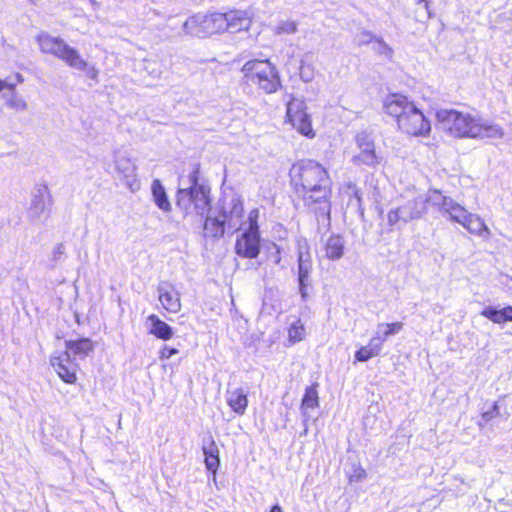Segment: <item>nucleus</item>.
Here are the masks:
<instances>
[{"label": "nucleus", "instance_id": "nucleus-1", "mask_svg": "<svg viewBox=\"0 0 512 512\" xmlns=\"http://www.w3.org/2000/svg\"><path fill=\"white\" fill-rule=\"evenodd\" d=\"M291 173L296 194L315 215L318 225L328 229L331 224L332 197L329 173L314 160H302L294 164Z\"/></svg>", "mask_w": 512, "mask_h": 512}, {"label": "nucleus", "instance_id": "nucleus-2", "mask_svg": "<svg viewBox=\"0 0 512 512\" xmlns=\"http://www.w3.org/2000/svg\"><path fill=\"white\" fill-rule=\"evenodd\" d=\"M387 114L396 118L401 131L412 136H426L431 131L430 121L423 112L401 94L389 95L384 102Z\"/></svg>", "mask_w": 512, "mask_h": 512}, {"label": "nucleus", "instance_id": "nucleus-3", "mask_svg": "<svg viewBox=\"0 0 512 512\" xmlns=\"http://www.w3.org/2000/svg\"><path fill=\"white\" fill-rule=\"evenodd\" d=\"M438 127L452 137L473 138L479 133L478 120L469 113L459 112L453 109H441L436 113Z\"/></svg>", "mask_w": 512, "mask_h": 512}, {"label": "nucleus", "instance_id": "nucleus-4", "mask_svg": "<svg viewBox=\"0 0 512 512\" xmlns=\"http://www.w3.org/2000/svg\"><path fill=\"white\" fill-rule=\"evenodd\" d=\"M41 52L51 54L68 66L76 70H84L87 62L81 57L79 52L70 47L64 40L58 37H52L48 33H41L37 37Z\"/></svg>", "mask_w": 512, "mask_h": 512}, {"label": "nucleus", "instance_id": "nucleus-5", "mask_svg": "<svg viewBox=\"0 0 512 512\" xmlns=\"http://www.w3.org/2000/svg\"><path fill=\"white\" fill-rule=\"evenodd\" d=\"M247 81L256 84L266 93H273L280 85L278 71L269 60H250L242 67Z\"/></svg>", "mask_w": 512, "mask_h": 512}, {"label": "nucleus", "instance_id": "nucleus-6", "mask_svg": "<svg viewBox=\"0 0 512 512\" xmlns=\"http://www.w3.org/2000/svg\"><path fill=\"white\" fill-rule=\"evenodd\" d=\"M259 209L254 208L248 214V227L236 239L235 253L248 259L256 258L260 253Z\"/></svg>", "mask_w": 512, "mask_h": 512}, {"label": "nucleus", "instance_id": "nucleus-7", "mask_svg": "<svg viewBox=\"0 0 512 512\" xmlns=\"http://www.w3.org/2000/svg\"><path fill=\"white\" fill-rule=\"evenodd\" d=\"M214 211L222 218L224 223L228 224V230H240L244 214L241 195L233 190L223 193Z\"/></svg>", "mask_w": 512, "mask_h": 512}, {"label": "nucleus", "instance_id": "nucleus-8", "mask_svg": "<svg viewBox=\"0 0 512 512\" xmlns=\"http://www.w3.org/2000/svg\"><path fill=\"white\" fill-rule=\"evenodd\" d=\"M223 20L222 13H212L209 15L197 13L183 23V31L186 35L206 38L223 32Z\"/></svg>", "mask_w": 512, "mask_h": 512}, {"label": "nucleus", "instance_id": "nucleus-9", "mask_svg": "<svg viewBox=\"0 0 512 512\" xmlns=\"http://www.w3.org/2000/svg\"><path fill=\"white\" fill-rule=\"evenodd\" d=\"M427 212L428 206H426L424 195L419 194L404 201L398 207L391 209L387 214V222L391 227L399 224L405 225L423 218Z\"/></svg>", "mask_w": 512, "mask_h": 512}, {"label": "nucleus", "instance_id": "nucleus-10", "mask_svg": "<svg viewBox=\"0 0 512 512\" xmlns=\"http://www.w3.org/2000/svg\"><path fill=\"white\" fill-rule=\"evenodd\" d=\"M313 261L310 246L306 238L297 239V281L303 301L309 297L308 289L312 287Z\"/></svg>", "mask_w": 512, "mask_h": 512}, {"label": "nucleus", "instance_id": "nucleus-11", "mask_svg": "<svg viewBox=\"0 0 512 512\" xmlns=\"http://www.w3.org/2000/svg\"><path fill=\"white\" fill-rule=\"evenodd\" d=\"M53 199L46 184H37L32 192L27 218L29 222L36 224L46 221L51 213Z\"/></svg>", "mask_w": 512, "mask_h": 512}, {"label": "nucleus", "instance_id": "nucleus-12", "mask_svg": "<svg viewBox=\"0 0 512 512\" xmlns=\"http://www.w3.org/2000/svg\"><path fill=\"white\" fill-rule=\"evenodd\" d=\"M210 204V196L201 193L200 189H198V192L182 188L177 190L176 205L185 215L195 213L203 216L210 207Z\"/></svg>", "mask_w": 512, "mask_h": 512}, {"label": "nucleus", "instance_id": "nucleus-13", "mask_svg": "<svg viewBox=\"0 0 512 512\" xmlns=\"http://www.w3.org/2000/svg\"><path fill=\"white\" fill-rule=\"evenodd\" d=\"M287 117L289 122L295 129H297L298 132L307 137L314 136L310 116L306 112V108L302 101L293 99L288 103Z\"/></svg>", "mask_w": 512, "mask_h": 512}, {"label": "nucleus", "instance_id": "nucleus-14", "mask_svg": "<svg viewBox=\"0 0 512 512\" xmlns=\"http://www.w3.org/2000/svg\"><path fill=\"white\" fill-rule=\"evenodd\" d=\"M356 143L359 148V152L352 158V162L355 165H365L373 167L379 163V157L375 152L374 141L370 134L361 132L356 136Z\"/></svg>", "mask_w": 512, "mask_h": 512}, {"label": "nucleus", "instance_id": "nucleus-15", "mask_svg": "<svg viewBox=\"0 0 512 512\" xmlns=\"http://www.w3.org/2000/svg\"><path fill=\"white\" fill-rule=\"evenodd\" d=\"M51 366L58 376L66 383L73 384L76 381V364L73 363L68 352L53 355L50 358Z\"/></svg>", "mask_w": 512, "mask_h": 512}, {"label": "nucleus", "instance_id": "nucleus-16", "mask_svg": "<svg viewBox=\"0 0 512 512\" xmlns=\"http://www.w3.org/2000/svg\"><path fill=\"white\" fill-rule=\"evenodd\" d=\"M135 163L126 157L116 160V170L124 185L132 192L140 189V181L137 178Z\"/></svg>", "mask_w": 512, "mask_h": 512}, {"label": "nucleus", "instance_id": "nucleus-17", "mask_svg": "<svg viewBox=\"0 0 512 512\" xmlns=\"http://www.w3.org/2000/svg\"><path fill=\"white\" fill-rule=\"evenodd\" d=\"M224 17L223 32L237 33L242 30L249 29L251 25V18L246 11L235 10L227 13H222Z\"/></svg>", "mask_w": 512, "mask_h": 512}, {"label": "nucleus", "instance_id": "nucleus-18", "mask_svg": "<svg viewBox=\"0 0 512 512\" xmlns=\"http://www.w3.org/2000/svg\"><path fill=\"white\" fill-rule=\"evenodd\" d=\"M158 298L164 309L171 313H177L181 309L180 296L174 287L168 283H161L157 287Z\"/></svg>", "mask_w": 512, "mask_h": 512}, {"label": "nucleus", "instance_id": "nucleus-19", "mask_svg": "<svg viewBox=\"0 0 512 512\" xmlns=\"http://www.w3.org/2000/svg\"><path fill=\"white\" fill-rule=\"evenodd\" d=\"M319 405V397L316 389V385H312L306 388L305 394L302 398L301 412L303 416L304 431L301 435H306L308 432V421L311 419L309 409H314Z\"/></svg>", "mask_w": 512, "mask_h": 512}, {"label": "nucleus", "instance_id": "nucleus-20", "mask_svg": "<svg viewBox=\"0 0 512 512\" xmlns=\"http://www.w3.org/2000/svg\"><path fill=\"white\" fill-rule=\"evenodd\" d=\"M206 212L208 214L204 221L205 235L211 238L223 237L225 230L228 229V224L222 221V218L211 209V206Z\"/></svg>", "mask_w": 512, "mask_h": 512}, {"label": "nucleus", "instance_id": "nucleus-21", "mask_svg": "<svg viewBox=\"0 0 512 512\" xmlns=\"http://www.w3.org/2000/svg\"><path fill=\"white\" fill-rule=\"evenodd\" d=\"M202 450L205 456L206 469L215 474L220 465V458L219 449L211 436L203 439Z\"/></svg>", "mask_w": 512, "mask_h": 512}, {"label": "nucleus", "instance_id": "nucleus-22", "mask_svg": "<svg viewBox=\"0 0 512 512\" xmlns=\"http://www.w3.org/2000/svg\"><path fill=\"white\" fill-rule=\"evenodd\" d=\"M64 352H68L74 357H79L80 359H84L91 353L94 349L93 342L89 338H80L78 340H66L65 341Z\"/></svg>", "mask_w": 512, "mask_h": 512}, {"label": "nucleus", "instance_id": "nucleus-23", "mask_svg": "<svg viewBox=\"0 0 512 512\" xmlns=\"http://www.w3.org/2000/svg\"><path fill=\"white\" fill-rule=\"evenodd\" d=\"M227 404L238 415H243L248 406L247 393L243 388L228 390L226 393Z\"/></svg>", "mask_w": 512, "mask_h": 512}, {"label": "nucleus", "instance_id": "nucleus-24", "mask_svg": "<svg viewBox=\"0 0 512 512\" xmlns=\"http://www.w3.org/2000/svg\"><path fill=\"white\" fill-rule=\"evenodd\" d=\"M147 320L151 323L149 333L154 335L156 338L167 341L174 336L173 328L161 320L157 315L152 314L148 316Z\"/></svg>", "mask_w": 512, "mask_h": 512}, {"label": "nucleus", "instance_id": "nucleus-25", "mask_svg": "<svg viewBox=\"0 0 512 512\" xmlns=\"http://www.w3.org/2000/svg\"><path fill=\"white\" fill-rule=\"evenodd\" d=\"M151 192L156 206L164 213L171 212V203L168 199L166 190L159 179L153 180L151 184Z\"/></svg>", "mask_w": 512, "mask_h": 512}, {"label": "nucleus", "instance_id": "nucleus-26", "mask_svg": "<svg viewBox=\"0 0 512 512\" xmlns=\"http://www.w3.org/2000/svg\"><path fill=\"white\" fill-rule=\"evenodd\" d=\"M481 315L496 324L510 322L512 321V306H507L502 309H497L494 306H486L481 311Z\"/></svg>", "mask_w": 512, "mask_h": 512}, {"label": "nucleus", "instance_id": "nucleus-27", "mask_svg": "<svg viewBox=\"0 0 512 512\" xmlns=\"http://www.w3.org/2000/svg\"><path fill=\"white\" fill-rule=\"evenodd\" d=\"M382 350V339H380L379 334L373 337L369 344L361 347L355 353V359L359 362H366L372 357H375L380 354Z\"/></svg>", "mask_w": 512, "mask_h": 512}, {"label": "nucleus", "instance_id": "nucleus-28", "mask_svg": "<svg viewBox=\"0 0 512 512\" xmlns=\"http://www.w3.org/2000/svg\"><path fill=\"white\" fill-rule=\"evenodd\" d=\"M470 233L488 238L490 236V230L484 223V221L476 214L469 213L461 223Z\"/></svg>", "mask_w": 512, "mask_h": 512}, {"label": "nucleus", "instance_id": "nucleus-29", "mask_svg": "<svg viewBox=\"0 0 512 512\" xmlns=\"http://www.w3.org/2000/svg\"><path fill=\"white\" fill-rule=\"evenodd\" d=\"M345 240L341 235H331L325 244V255L330 260H339L344 254Z\"/></svg>", "mask_w": 512, "mask_h": 512}, {"label": "nucleus", "instance_id": "nucleus-30", "mask_svg": "<svg viewBox=\"0 0 512 512\" xmlns=\"http://www.w3.org/2000/svg\"><path fill=\"white\" fill-rule=\"evenodd\" d=\"M479 133H476L473 138H501L503 135L502 129L498 125H483L478 121Z\"/></svg>", "mask_w": 512, "mask_h": 512}, {"label": "nucleus", "instance_id": "nucleus-31", "mask_svg": "<svg viewBox=\"0 0 512 512\" xmlns=\"http://www.w3.org/2000/svg\"><path fill=\"white\" fill-rule=\"evenodd\" d=\"M444 199L445 195H443L442 192L439 190H429L427 194L424 195V200H426V206L430 204L439 212L442 211Z\"/></svg>", "mask_w": 512, "mask_h": 512}, {"label": "nucleus", "instance_id": "nucleus-32", "mask_svg": "<svg viewBox=\"0 0 512 512\" xmlns=\"http://www.w3.org/2000/svg\"><path fill=\"white\" fill-rule=\"evenodd\" d=\"M144 70L154 78H159L164 71V64L158 59H145Z\"/></svg>", "mask_w": 512, "mask_h": 512}, {"label": "nucleus", "instance_id": "nucleus-33", "mask_svg": "<svg viewBox=\"0 0 512 512\" xmlns=\"http://www.w3.org/2000/svg\"><path fill=\"white\" fill-rule=\"evenodd\" d=\"M289 340L293 343L299 342L305 337V327L301 320L294 321L288 330Z\"/></svg>", "mask_w": 512, "mask_h": 512}, {"label": "nucleus", "instance_id": "nucleus-34", "mask_svg": "<svg viewBox=\"0 0 512 512\" xmlns=\"http://www.w3.org/2000/svg\"><path fill=\"white\" fill-rule=\"evenodd\" d=\"M198 175H199V168L197 166L189 175L190 186L186 189L191 190L193 192H196V191L198 192V189H200L201 193H204V194H206V196H209L210 189L208 187H206L205 185L200 184L198 182V179H199Z\"/></svg>", "mask_w": 512, "mask_h": 512}, {"label": "nucleus", "instance_id": "nucleus-35", "mask_svg": "<svg viewBox=\"0 0 512 512\" xmlns=\"http://www.w3.org/2000/svg\"><path fill=\"white\" fill-rule=\"evenodd\" d=\"M372 49L378 55H384L388 59L393 56V49L380 37L374 38Z\"/></svg>", "mask_w": 512, "mask_h": 512}, {"label": "nucleus", "instance_id": "nucleus-36", "mask_svg": "<svg viewBox=\"0 0 512 512\" xmlns=\"http://www.w3.org/2000/svg\"><path fill=\"white\" fill-rule=\"evenodd\" d=\"M379 328H385L382 335L380 336V339H382V343L391 335L397 334L403 329V323L402 322H395L390 324H379Z\"/></svg>", "mask_w": 512, "mask_h": 512}, {"label": "nucleus", "instance_id": "nucleus-37", "mask_svg": "<svg viewBox=\"0 0 512 512\" xmlns=\"http://www.w3.org/2000/svg\"><path fill=\"white\" fill-rule=\"evenodd\" d=\"M468 214L469 212H467V210L459 203L456 204L448 213H446V215H448L452 221L459 224L465 221Z\"/></svg>", "mask_w": 512, "mask_h": 512}, {"label": "nucleus", "instance_id": "nucleus-38", "mask_svg": "<svg viewBox=\"0 0 512 512\" xmlns=\"http://www.w3.org/2000/svg\"><path fill=\"white\" fill-rule=\"evenodd\" d=\"M7 105L16 111H24L28 107L27 102L16 93H12L7 99Z\"/></svg>", "mask_w": 512, "mask_h": 512}, {"label": "nucleus", "instance_id": "nucleus-39", "mask_svg": "<svg viewBox=\"0 0 512 512\" xmlns=\"http://www.w3.org/2000/svg\"><path fill=\"white\" fill-rule=\"evenodd\" d=\"M297 23L294 21H282L279 23V25L275 28V34L281 35V34H294L297 32Z\"/></svg>", "mask_w": 512, "mask_h": 512}, {"label": "nucleus", "instance_id": "nucleus-40", "mask_svg": "<svg viewBox=\"0 0 512 512\" xmlns=\"http://www.w3.org/2000/svg\"><path fill=\"white\" fill-rule=\"evenodd\" d=\"M375 37L372 32L364 30L355 36V41L359 46L367 45L372 43Z\"/></svg>", "mask_w": 512, "mask_h": 512}, {"label": "nucleus", "instance_id": "nucleus-41", "mask_svg": "<svg viewBox=\"0 0 512 512\" xmlns=\"http://www.w3.org/2000/svg\"><path fill=\"white\" fill-rule=\"evenodd\" d=\"M65 256V246L63 243H58L53 251H52V262L54 263L53 267L63 259Z\"/></svg>", "mask_w": 512, "mask_h": 512}, {"label": "nucleus", "instance_id": "nucleus-42", "mask_svg": "<svg viewBox=\"0 0 512 512\" xmlns=\"http://www.w3.org/2000/svg\"><path fill=\"white\" fill-rule=\"evenodd\" d=\"M500 415V412H499V406L497 403H493V405L491 406V408L487 411H484L481 415V419L487 423L488 421H490L491 419L497 417Z\"/></svg>", "mask_w": 512, "mask_h": 512}, {"label": "nucleus", "instance_id": "nucleus-43", "mask_svg": "<svg viewBox=\"0 0 512 512\" xmlns=\"http://www.w3.org/2000/svg\"><path fill=\"white\" fill-rule=\"evenodd\" d=\"M366 471L361 466L355 467L353 473L350 474V481L359 482L366 478Z\"/></svg>", "mask_w": 512, "mask_h": 512}, {"label": "nucleus", "instance_id": "nucleus-44", "mask_svg": "<svg viewBox=\"0 0 512 512\" xmlns=\"http://www.w3.org/2000/svg\"><path fill=\"white\" fill-rule=\"evenodd\" d=\"M178 349L176 348H173V347H169V346H164L160 352H159V358L160 360H166V359H169L171 358L173 355H176L178 354Z\"/></svg>", "mask_w": 512, "mask_h": 512}, {"label": "nucleus", "instance_id": "nucleus-45", "mask_svg": "<svg viewBox=\"0 0 512 512\" xmlns=\"http://www.w3.org/2000/svg\"><path fill=\"white\" fill-rule=\"evenodd\" d=\"M456 204L451 197L445 196L442 211L440 212L443 216H446V213H448Z\"/></svg>", "mask_w": 512, "mask_h": 512}, {"label": "nucleus", "instance_id": "nucleus-46", "mask_svg": "<svg viewBox=\"0 0 512 512\" xmlns=\"http://www.w3.org/2000/svg\"><path fill=\"white\" fill-rule=\"evenodd\" d=\"M349 189H352V193L357 201L358 207L363 211L362 209V196L359 191V189L355 185H349Z\"/></svg>", "mask_w": 512, "mask_h": 512}, {"label": "nucleus", "instance_id": "nucleus-47", "mask_svg": "<svg viewBox=\"0 0 512 512\" xmlns=\"http://www.w3.org/2000/svg\"><path fill=\"white\" fill-rule=\"evenodd\" d=\"M86 72V75L88 78L96 80L98 76V70L94 66H86V68L83 70Z\"/></svg>", "mask_w": 512, "mask_h": 512}, {"label": "nucleus", "instance_id": "nucleus-48", "mask_svg": "<svg viewBox=\"0 0 512 512\" xmlns=\"http://www.w3.org/2000/svg\"><path fill=\"white\" fill-rule=\"evenodd\" d=\"M300 76L305 82H309L313 78L312 72H307L304 66L301 67Z\"/></svg>", "mask_w": 512, "mask_h": 512}, {"label": "nucleus", "instance_id": "nucleus-49", "mask_svg": "<svg viewBox=\"0 0 512 512\" xmlns=\"http://www.w3.org/2000/svg\"><path fill=\"white\" fill-rule=\"evenodd\" d=\"M273 247L275 249V253L271 255L273 262L275 264H279L281 261V255H280V249L277 245L273 244Z\"/></svg>", "mask_w": 512, "mask_h": 512}, {"label": "nucleus", "instance_id": "nucleus-50", "mask_svg": "<svg viewBox=\"0 0 512 512\" xmlns=\"http://www.w3.org/2000/svg\"><path fill=\"white\" fill-rule=\"evenodd\" d=\"M5 88H8L11 91V94L15 93V83H8L6 81V87Z\"/></svg>", "mask_w": 512, "mask_h": 512}, {"label": "nucleus", "instance_id": "nucleus-51", "mask_svg": "<svg viewBox=\"0 0 512 512\" xmlns=\"http://www.w3.org/2000/svg\"><path fill=\"white\" fill-rule=\"evenodd\" d=\"M270 512H283L279 504H275L271 507Z\"/></svg>", "mask_w": 512, "mask_h": 512}, {"label": "nucleus", "instance_id": "nucleus-52", "mask_svg": "<svg viewBox=\"0 0 512 512\" xmlns=\"http://www.w3.org/2000/svg\"><path fill=\"white\" fill-rule=\"evenodd\" d=\"M16 79H17V82H18V83H22V82H23V80H24V79H23V76H22L21 74H19V73H17V74H16Z\"/></svg>", "mask_w": 512, "mask_h": 512}, {"label": "nucleus", "instance_id": "nucleus-53", "mask_svg": "<svg viewBox=\"0 0 512 512\" xmlns=\"http://www.w3.org/2000/svg\"><path fill=\"white\" fill-rule=\"evenodd\" d=\"M417 3H418V4L424 3V7H425L426 9L428 8V2H427V0H417Z\"/></svg>", "mask_w": 512, "mask_h": 512}, {"label": "nucleus", "instance_id": "nucleus-54", "mask_svg": "<svg viewBox=\"0 0 512 512\" xmlns=\"http://www.w3.org/2000/svg\"><path fill=\"white\" fill-rule=\"evenodd\" d=\"M6 87V81L0 79V91Z\"/></svg>", "mask_w": 512, "mask_h": 512}]
</instances>
